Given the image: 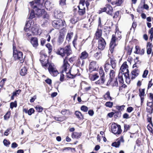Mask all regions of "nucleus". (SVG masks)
I'll return each instance as SVG.
<instances>
[{
    "mask_svg": "<svg viewBox=\"0 0 153 153\" xmlns=\"http://www.w3.org/2000/svg\"><path fill=\"white\" fill-rule=\"evenodd\" d=\"M46 56L45 55H42L41 56L40 61L41 62L43 66L47 67L48 66L47 60L45 59Z\"/></svg>",
    "mask_w": 153,
    "mask_h": 153,
    "instance_id": "nucleus-20",
    "label": "nucleus"
},
{
    "mask_svg": "<svg viewBox=\"0 0 153 153\" xmlns=\"http://www.w3.org/2000/svg\"><path fill=\"white\" fill-rule=\"evenodd\" d=\"M17 106L16 102H12L10 103V108H13L14 107H16Z\"/></svg>",
    "mask_w": 153,
    "mask_h": 153,
    "instance_id": "nucleus-50",
    "label": "nucleus"
},
{
    "mask_svg": "<svg viewBox=\"0 0 153 153\" xmlns=\"http://www.w3.org/2000/svg\"><path fill=\"white\" fill-rule=\"evenodd\" d=\"M126 63V62H124L121 65L118 76V79L119 83L122 85L124 82L123 80V76H126V75L128 76V74H129L128 66L127 65Z\"/></svg>",
    "mask_w": 153,
    "mask_h": 153,
    "instance_id": "nucleus-1",
    "label": "nucleus"
},
{
    "mask_svg": "<svg viewBox=\"0 0 153 153\" xmlns=\"http://www.w3.org/2000/svg\"><path fill=\"white\" fill-rule=\"evenodd\" d=\"M150 126H152L153 127V126L152 123H151L150 124H149L147 126V128L149 131H150L151 132H152V129L150 127Z\"/></svg>",
    "mask_w": 153,
    "mask_h": 153,
    "instance_id": "nucleus-56",
    "label": "nucleus"
},
{
    "mask_svg": "<svg viewBox=\"0 0 153 153\" xmlns=\"http://www.w3.org/2000/svg\"><path fill=\"white\" fill-rule=\"evenodd\" d=\"M106 45V43L104 39L102 38H100L98 41L99 49L100 50H103L105 47Z\"/></svg>",
    "mask_w": 153,
    "mask_h": 153,
    "instance_id": "nucleus-13",
    "label": "nucleus"
},
{
    "mask_svg": "<svg viewBox=\"0 0 153 153\" xmlns=\"http://www.w3.org/2000/svg\"><path fill=\"white\" fill-rule=\"evenodd\" d=\"M88 54L87 52L85 51L81 53V56L79 57L80 59L84 60L88 58Z\"/></svg>",
    "mask_w": 153,
    "mask_h": 153,
    "instance_id": "nucleus-28",
    "label": "nucleus"
},
{
    "mask_svg": "<svg viewBox=\"0 0 153 153\" xmlns=\"http://www.w3.org/2000/svg\"><path fill=\"white\" fill-rule=\"evenodd\" d=\"M73 33L72 32H70L68 33L66 36V39L68 41H70L73 37Z\"/></svg>",
    "mask_w": 153,
    "mask_h": 153,
    "instance_id": "nucleus-37",
    "label": "nucleus"
},
{
    "mask_svg": "<svg viewBox=\"0 0 153 153\" xmlns=\"http://www.w3.org/2000/svg\"><path fill=\"white\" fill-rule=\"evenodd\" d=\"M139 95L140 97V99L141 100V103H142L144 100L143 96L145 94V90L144 89H140L139 90Z\"/></svg>",
    "mask_w": 153,
    "mask_h": 153,
    "instance_id": "nucleus-29",
    "label": "nucleus"
},
{
    "mask_svg": "<svg viewBox=\"0 0 153 153\" xmlns=\"http://www.w3.org/2000/svg\"><path fill=\"white\" fill-rule=\"evenodd\" d=\"M13 56L16 60H19L20 63H23L24 61V58L23 57V53L22 52L18 51H14L13 52Z\"/></svg>",
    "mask_w": 153,
    "mask_h": 153,
    "instance_id": "nucleus-8",
    "label": "nucleus"
},
{
    "mask_svg": "<svg viewBox=\"0 0 153 153\" xmlns=\"http://www.w3.org/2000/svg\"><path fill=\"white\" fill-rule=\"evenodd\" d=\"M104 97L105 100H107L110 98L111 100H112V98L110 96V94L109 91L107 92L104 95Z\"/></svg>",
    "mask_w": 153,
    "mask_h": 153,
    "instance_id": "nucleus-41",
    "label": "nucleus"
},
{
    "mask_svg": "<svg viewBox=\"0 0 153 153\" xmlns=\"http://www.w3.org/2000/svg\"><path fill=\"white\" fill-rule=\"evenodd\" d=\"M98 68V65L96 62L93 61L90 62L89 65V70L90 72L97 70Z\"/></svg>",
    "mask_w": 153,
    "mask_h": 153,
    "instance_id": "nucleus-14",
    "label": "nucleus"
},
{
    "mask_svg": "<svg viewBox=\"0 0 153 153\" xmlns=\"http://www.w3.org/2000/svg\"><path fill=\"white\" fill-rule=\"evenodd\" d=\"M85 63V61L83 59H81L79 57V58L77 59L76 64L78 66H82Z\"/></svg>",
    "mask_w": 153,
    "mask_h": 153,
    "instance_id": "nucleus-30",
    "label": "nucleus"
},
{
    "mask_svg": "<svg viewBox=\"0 0 153 153\" xmlns=\"http://www.w3.org/2000/svg\"><path fill=\"white\" fill-rule=\"evenodd\" d=\"M122 2V0H114L112 2V4H116L117 6H120Z\"/></svg>",
    "mask_w": 153,
    "mask_h": 153,
    "instance_id": "nucleus-38",
    "label": "nucleus"
},
{
    "mask_svg": "<svg viewBox=\"0 0 153 153\" xmlns=\"http://www.w3.org/2000/svg\"><path fill=\"white\" fill-rule=\"evenodd\" d=\"M99 77L98 74H94L90 75V79L91 80L94 81L97 79Z\"/></svg>",
    "mask_w": 153,
    "mask_h": 153,
    "instance_id": "nucleus-36",
    "label": "nucleus"
},
{
    "mask_svg": "<svg viewBox=\"0 0 153 153\" xmlns=\"http://www.w3.org/2000/svg\"><path fill=\"white\" fill-rule=\"evenodd\" d=\"M121 33L117 31L115 34H113L112 36L111 42L110 44L109 50L111 53H112L114 51L115 46L116 45V42L119 40L121 38Z\"/></svg>",
    "mask_w": 153,
    "mask_h": 153,
    "instance_id": "nucleus-3",
    "label": "nucleus"
},
{
    "mask_svg": "<svg viewBox=\"0 0 153 153\" xmlns=\"http://www.w3.org/2000/svg\"><path fill=\"white\" fill-rule=\"evenodd\" d=\"M102 30L101 29L98 28L95 33V37L96 39H99L100 38H101V37L102 34Z\"/></svg>",
    "mask_w": 153,
    "mask_h": 153,
    "instance_id": "nucleus-25",
    "label": "nucleus"
},
{
    "mask_svg": "<svg viewBox=\"0 0 153 153\" xmlns=\"http://www.w3.org/2000/svg\"><path fill=\"white\" fill-rule=\"evenodd\" d=\"M124 142V140L123 137H121L118 138L117 140L116 141L113 143L111 146L116 148H118L120 146L121 142L123 143Z\"/></svg>",
    "mask_w": 153,
    "mask_h": 153,
    "instance_id": "nucleus-15",
    "label": "nucleus"
},
{
    "mask_svg": "<svg viewBox=\"0 0 153 153\" xmlns=\"http://www.w3.org/2000/svg\"><path fill=\"white\" fill-rule=\"evenodd\" d=\"M75 114L76 117L79 120L83 119V116L82 114L79 111H76L75 112Z\"/></svg>",
    "mask_w": 153,
    "mask_h": 153,
    "instance_id": "nucleus-31",
    "label": "nucleus"
},
{
    "mask_svg": "<svg viewBox=\"0 0 153 153\" xmlns=\"http://www.w3.org/2000/svg\"><path fill=\"white\" fill-rule=\"evenodd\" d=\"M67 57H66L64 59L63 64L62 66V73L65 72L68 75V77L70 78H73V76H75L76 75L71 74V67L69 64L68 63L67 60Z\"/></svg>",
    "mask_w": 153,
    "mask_h": 153,
    "instance_id": "nucleus-2",
    "label": "nucleus"
},
{
    "mask_svg": "<svg viewBox=\"0 0 153 153\" xmlns=\"http://www.w3.org/2000/svg\"><path fill=\"white\" fill-rule=\"evenodd\" d=\"M139 73V71L137 69H135L132 71L131 72V79H133L137 77Z\"/></svg>",
    "mask_w": 153,
    "mask_h": 153,
    "instance_id": "nucleus-23",
    "label": "nucleus"
},
{
    "mask_svg": "<svg viewBox=\"0 0 153 153\" xmlns=\"http://www.w3.org/2000/svg\"><path fill=\"white\" fill-rule=\"evenodd\" d=\"M98 28H101L102 27V25L101 24V19L99 17V18L98 20Z\"/></svg>",
    "mask_w": 153,
    "mask_h": 153,
    "instance_id": "nucleus-55",
    "label": "nucleus"
},
{
    "mask_svg": "<svg viewBox=\"0 0 153 153\" xmlns=\"http://www.w3.org/2000/svg\"><path fill=\"white\" fill-rule=\"evenodd\" d=\"M45 82L48 84L51 85L52 83V80L50 79H48L45 80Z\"/></svg>",
    "mask_w": 153,
    "mask_h": 153,
    "instance_id": "nucleus-57",
    "label": "nucleus"
},
{
    "mask_svg": "<svg viewBox=\"0 0 153 153\" xmlns=\"http://www.w3.org/2000/svg\"><path fill=\"white\" fill-rule=\"evenodd\" d=\"M36 110L39 112H41L43 110V108L39 105H37L35 107Z\"/></svg>",
    "mask_w": 153,
    "mask_h": 153,
    "instance_id": "nucleus-48",
    "label": "nucleus"
},
{
    "mask_svg": "<svg viewBox=\"0 0 153 153\" xmlns=\"http://www.w3.org/2000/svg\"><path fill=\"white\" fill-rule=\"evenodd\" d=\"M136 51H134V53L141 55H143L145 52L144 49H140V48L138 46L135 47Z\"/></svg>",
    "mask_w": 153,
    "mask_h": 153,
    "instance_id": "nucleus-21",
    "label": "nucleus"
},
{
    "mask_svg": "<svg viewBox=\"0 0 153 153\" xmlns=\"http://www.w3.org/2000/svg\"><path fill=\"white\" fill-rule=\"evenodd\" d=\"M34 112V109L33 108H31L28 111V114L29 115H31Z\"/></svg>",
    "mask_w": 153,
    "mask_h": 153,
    "instance_id": "nucleus-52",
    "label": "nucleus"
},
{
    "mask_svg": "<svg viewBox=\"0 0 153 153\" xmlns=\"http://www.w3.org/2000/svg\"><path fill=\"white\" fill-rule=\"evenodd\" d=\"M62 13L59 10L56 9L54 12V16L56 18L59 19L62 16Z\"/></svg>",
    "mask_w": 153,
    "mask_h": 153,
    "instance_id": "nucleus-22",
    "label": "nucleus"
},
{
    "mask_svg": "<svg viewBox=\"0 0 153 153\" xmlns=\"http://www.w3.org/2000/svg\"><path fill=\"white\" fill-rule=\"evenodd\" d=\"M147 107L152 108L153 107V102H148L147 103Z\"/></svg>",
    "mask_w": 153,
    "mask_h": 153,
    "instance_id": "nucleus-51",
    "label": "nucleus"
},
{
    "mask_svg": "<svg viewBox=\"0 0 153 153\" xmlns=\"http://www.w3.org/2000/svg\"><path fill=\"white\" fill-rule=\"evenodd\" d=\"M10 115V111H8L4 116V119L5 120L8 119Z\"/></svg>",
    "mask_w": 153,
    "mask_h": 153,
    "instance_id": "nucleus-44",
    "label": "nucleus"
},
{
    "mask_svg": "<svg viewBox=\"0 0 153 153\" xmlns=\"http://www.w3.org/2000/svg\"><path fill=\"white\" fill-rule=\"evenodd\" d=\"M45 6L47 10H50L53 8V4L52 2V0H47L45 3Z\"/></svg>",
    "mask_w": 153,
    "mask_h": 153,
    "instance_id": "nucleus-17",
    "label": "nucleus"
},
{
    "mask_svg": "<svg viewBox=\"0 0 153 153\" xmlns=\"http://www.w3.org/2000/svg\"><path fill=\"white\" fill-rule=\"evenodd\" d=\"M116 61L114 58L110 57L106 61L105 67L107 65H110L112 68L115 69L116 66Z\"/></svg>",
    "mask_w": 153,
    "mask_h": 153,
    "instance_id": "nucleus-11",
    "label": "nucleus"
},
{
    "mask_svg": "<svg viewBox=\"0 0 153 153\" xmlns=\"http://www.w3.org/2000/svg\"><path fill=\"white\" fill-rule=\"evenodd\" d=\"M18 146V144L16 143H13L12 144L11 147L13 148H15Z\"/></svg>",
    "mask_w": 153,
    "mask_h": 153,
    "instance_id": "nucleus-61",
    "label": "nucleus"
},
{
    "mask_svg": "<svg viewBox=\"0 0 153 153\" xmlns=\"http://www.w3.org/2000/svg\"><path fill=\"white\" fill-rule=\"evenodd\" d=\"M34 22L32 20L28 21L25 24L24 28L25 30L27 32L30 30Z\"/></svg>",
    "mask_w": 153,
    "mask_h": 153,
    "instance_id": "nucleus-16",
    "label": "nucleus"
},
{
    "mask_svg": "<svg viewBox=\"0 0 153 153\" xmlns=\"http://www.w3.org/2000/svg\"><path fill=\"white\" fill-rule=\"evenodd\" d=\"M72 51L70 45H67L64 48H59L56 51V53L62 57L65 55L68 56L72 53Z\"/></svg>",
    "mask_w": 153,
    "mask_h": 153,
    "instance_id": "nucleus-5",
    "label": "nucleus"
},
{
    "mask_svg": "<svg viewBox=\"0 0 153 153\" xmlns=\"http://www.w3.org/2000/svg\"><path fill=\"white\" fill-rule=\"evenodd\" d=\"M109 75L110 79H111V78H113L115 75V72L114 71L112 70H111Z\"/></svg>",
    "mask_w": 153,
    "mask_h": 153,
    "instance_id": "nucleus-43",
    "label": "nucleus"
},
{
    "mask_svg": "<svg viewBox=\"0 0 153 153\" xmlns=\"http://www.w3.org/2000/svg\"><path fill=\"white\" fill-rule=\"evenodd\" d=\"M113 10L112 7L108 4H106L105 7L101 9V12H106L107 14L110 15H112Z\"/></svg>",
    "mask_w": 153,
    "mask_h": 153,
    "instance_id": "nucleus-12",
    "label": "nucleus"
},
{
    "mask_svg": "<svg viewBox=\"0 0 153 153\" xmlns=\"http://www.w3.org/2000/svg\"><path fill=\"white\" fill-rule=\"evenodd\" d=\"M81 110L85 112H86L88 111V108L86 106L82 105L81 107Z\"/></svg>",
    "mask_w": 153,
    "mask_h": 153,
    "instance_id": "nucleus-49",
    "label": "nucleus"
},
{
    "mask_svg": "<svg viewBox=\"0 0 153 153\" xmlns=\"http://www.w3.org/2000/svg\"><path fill=\"white\" fill-rule=\"evenodd\" d=\"M39 29V26L36 24H35L32 25L31 29L32 33L35 35H37L38 33Z\"/></svg>",
    "mask_w": 153,
    "mask_h": 153,
    "instance_id": "nucleus-19",
    "label": "nucleus"
},
{
    "mask_svg": "<svg viewBox=\"0 0 153 153\" xmlns=\"http://www.w3.org/2000/svg\"><path fill=\"white\" fill-rule=\"evenodd\" d=\"M52 24L53 27L58 30H62L66 26L65 21L60 19L54 20Z\"/></svg>",
    "mask_w": 153,
    "mask_h": 153,
    "instance_id": "nucleus-6",
    "label": "nucleus"
},
{
    "mask_svg": "<svg viewBox=\"0 0 153 153\" xmlns=\"http://www.w3.org/2000/svg\"><path fill=\"white\" fill-rule=\"evenodd\" d=\"M134 108H133L131 107H129L127 108V111L128 113L131 112L133 110Z\"/></svg>",
    "mask_w": 153,
    "mask_h": 153,
    "instance_id": "nucleus-58",
    "label": "nucleus"
},
{
    "mask_svg": "<svg viewBox=\"0 0 153 153\" xmlns=\"http://www.w3.org/2000/svg\"><path fill=\"white\" fill-rule=\"evenodd\" d=\"M124 131H127L130 128V126L129 125L125 124L124 125Z\"/></svg>",
    "mask_w": 153,
    "mask_h": 153,
    "instance_id": "nucleus-53",
    "label": "nucleus"
},
{
    "mask_svg": "<svg viewBox=\"0 0 153 153\" xmlns=\"http://www.w3.org/2000/svg\"><path fill=\"white\" fill-rule=\"evenodd\" d=\"M105 81V77H100V79L98 81L96 82L95 83L96 84L102 85L104 84Z\"/></svg>",
    "mask_w": 153,
    "mask_h": 153,
    "instance_id": "nucleus-27",
    "label": "nucleus"
},
{
    "mask_svg": "<svg viewBox=\"0 0 153 153\" xmlns=\"http://www.w3.org/2000/svg\"><path fill=\"white\" fill-rule=\"evenodd\" d=\"M30 42L33 46L36 48L38 45L37 39L36 37H33L30 40Z\"/></svg>",
    "mask_w": 153,
    "mask_h": 153,
    "instance_id": "nucleus-24",
    "label": "nucleus"
},
{
    "mask_svg": "<svg viewBox=\"0 0 153 153\" xmlns=\"http://www.w3.org/2000/svg\"><path fill=\"white\" fill-rule=\"evenodd\" d=\"M99 73L100 77H105V74L104 71L102 67H100V68Z\"/></svg>",
    "mask_w": 153,
    "mask_h": 153,
    "instance_id": "nucleus-40",
    "label": "nucleus"
},
{
    "mask_svg": "<svg viewBox=\"0 0 153 153\" xmlns=\"http://www.w3.org/2000/svg\"><path fill=\"white\" fill-rule=\"evenodd\" d=\"M123 117L124 118L126 119L130 118L129 115L128 114L126 113H125L123 114Z\"/></svg>",
    "mask_w": 153,
    "mask_h": 153,
    "instance_id": "nucleus-62",
    "label": "nucleus"
},
{
    "mask_svg": "<svg viewBox=\"0 0 153 153\" xmlns=\"http://www.w3.org/2000/svg\"><path fill=\"white\" fill-rule=\"evenodd\" d=\"M3 143L5 146H7L10 144V142L8 141L7 140H4L3 141Z\"/></svg>",
    "mask_w": 153,
    "mask_h": 153,
    "instance_id": "nucleus-60",
    "label": "nucleus"
},
{
    "mask_svg": "<svg viewBox=\"0 0 153 153\" xmlns=\"http://www.w3.org/2000/svg\"><path fill=\"white\" fill-rule=\"evenodd\" d=\"M76 40H77V36H75L74 39L72 42V43L73 44V45L76 48H77V42H76Z\"/></svg>",
    "mask_w": 153,
    "mask_h": 153,
    "instance_id": "nucleus-45",
    "label": "nucleus"
},
{
    "mask_svg": "<svg viewBox=\"0 0 153 153\" xmlns=\"http://www.w3.org/2000/svg\"><path fill=\"white\" fill-rule=\"evenodd\" d=\"M88 114L90 116H92L94 114V111L92 110H90L88 111Z\"/></svg>",
    "mask_w": 153,
    "mask_h": 153,
    "instance_id": "nucleus-63",
    "label": "nucleus"
},
{
    "mask_svg": "<svg viewBox=\"0 0 153 153\" xmlns=\"http://www.w3.org/2000/svg\"><path fill=\"white\" fill-rule=\"evenodd\" d=\"M107 84L108 85L111 84L113 87H117L118 86V84L117 78H111L110 81H108Z\"/></svg>",
    "mask_w": 153,
    "mask_h": 153,
    "instance_id": "nucleus-18",
    "label": "nucleus"
},
{
    "mask_svg": "<svg viewBox=\"0 0 153 153\" xmlns=\"http://www.w3.org/2000/svg\"><path fill=\"white\" fill-rule=\"evenodd\" d=\"M66 0H60V4L62 6H64L65 4Z\"/></svg>",
    "mask_w": 153,
    "mask_h": 153,
    "instance_id": "nucleus-59",
    "label": "nucleus"
},
{
    "mask_svg": "<svg viewBox=\"0 0 153 153\" xmlns=\"http://www.w3.org/2000/svg\"><path fill=\"white\" fill-rule=\"evenodd\" d=\"M81 133L74 132L72 134V137L74 138H78L81 137Z\"/></svg>",
    "mask_w": 153,
    "mask_h": 153,
    "instance_id": "nucleus-32",
    "label": "nucleus"
},
{
    "mask_svg": "<svg viewBox=\"0 0 153 153\" xmlns=\"http://www.w3.org/2000/svg\"><path fill=\"white\" fill-rule=\"evenodd\" d=\"M64 35L63 33H60L58 38V42L59 44H61L64 41Z\"/></svg>",
    "mask_w": 153,
    "mask_h": 153,
    "instance_id": "nucleus-26",
    "label": "nucleus"
},
{
    "mask_svg": "<svg viewBox=\"0 0 153 153\" xmlns=\"http://www.w3.org/2000/svg\"><path fill=\"white\" fill-rule=\"evenodd\" d=\"M78 7L79 8L78 13L79 15L82 16L85 14V7H84L82 9H80L79 6H78Z\"/></svg>",
    "mask_w": 153,
    "mask_h": 153,
    "instance_id": "nucleus-34",
    "label": "nucleus"
},
{
    "mask_svg": "<svg viewBox=\"0 0 153 153\" xmlns=\"http://www.w3.org/2000/svg\"><path fill=\"white\" fill-rule=\"evenodd\" d=\"M94 57L97 59H100L102 56V54L100 51L97 52L94 55Z\"/></svg>",
    "mask_w": 153,
    "mask_h": 153,
    "instance_id": "nucleus-35",
    "label": "nucleus"
},
{
    "mask_svg": "<svg viewBox=\"0 0 153 153\" xmlns=\"http://www.w3.org/2000/svg\"><path fill=\"white\" fill-rule=\"evenodd\" d=\"M48 70L50 74L53 76H56L59 74L56 67L53 63L49 64Z\"/></svg>",
    "mask_w": 153,
    "mask_h": 153,
    "instance_id": "nucleus-9",
    "label": "nucleus"
},
{
    "mask_svg": "<svg viewBox=\"0 0 153 153\" xmlns=\"http://www.w3.org/2000/svg\"><path fill=\"white\" fill-rule=\"evenodd\" d=\"M111 129L112 133L114 134H120L122 132L120 126L115 124L112 125Z\"/></svg>",
    "mask_w": 153,
    "mask_h": 153,
    "instance_id": "nucleus-10",
    "label": "nucleus"
},
{
    "mask_svg": "<svg viewBox=\"0 0 153 153\" xmlns=\"http://www.w3.org/2000/svg\"><path fill=\"white\" fill-rule=\"evenodd\" d=\"M44 0H34V1L30 2H33V5H34L36 6V7L39 8L38 10V13L37 14L39 15H40L42 12L45 11L43 9V3Z\"/></svg>",
    "mask_w": 153,
    "mask_h": 153,
    "instance_id": "nucleus-7",
    "label": "nucleus"
},
{
    "mask_svg": "<svg viewBox=\"0 0 153 153\" xmlns=\"http://www.w3.org/2000/svg\"><path fill=\"white\" fill-rule=\"evenodd\" d=\"M46 41V40L43 38H42L41 39V45L43 46L45 44Z\"/></svg>",
    "mask_w": 153,
    "mask_h": 153,
    "instance_id": "nucleus-64",
    "label": "nucleus"
},
{
    "mask_svg": "<svg viewBox=\"0 0 153 153\" xmlns=\"http://www.w3.org/2000/svg\"><path fill=\"white\" fill-rule=\"evenodd\" d=\"M27 71V69L25 67H23L20 71V74L21 75L24 76L26 74Z\"/></svg>",
    "mask_w": 153,
    "mask_h": 153,
    "instance_id": "nucleus-33",
    "label": "nucleus"
},
{
    "mask_svg": "<svg viewBox=\"0 0 153 153\" xmlns=\"http://www.w3.org/2000/svg\"><path fill=\"white\" fill-rule=\"evenodd\" d=\"M113 105V103L112 102H107L105 104V105L106 107L111 108L112 107Z\"/></svg>",
    "mask_w": 153,
    "mask_h": 153,
    "instance_id": "nucleus-47",
    "label": "nucleus"
},
{
    "mask_svg": "<svg viewBox=\"0 0 153 153\" xmlns=\"http://www.w3.org/2000/svg\"><path fill=\"white\" fill-rule=\"evenodd\" d=\"M46 46L48 49L49 53H51L52 50V46L49 43H48L46 45Z\"/></svg>",
    "mask_w": 153,
    "mask_h": 153,
    "instance_id": "nucleus-42",
    "label": "nucleus"
},
{
    "mask_svg": "<svg viewBox=\"0 0 153 153\" xmlns=\"http://www.w3.org/2000/svg\"><path fill=\"white\" fill-rule=\"evenodd\" d=\"M78 20V18L76 16H73L71 19L70 21L72 24H75Z\"/></svg>",
    "mask_w": 153,
    "mask_h": 153,
    "instance_id": "nucleus-39",
    "label": "nucleus"
},
{
    "mask_svg": "<svg viewBox=\"0 0 153 153\" xmlns=\"http://www.w3.org/2000/svg\"><path fill=\"white\" fill-rule=\"evenodd\" d=\"M148 71L147 70H145L144 71L142 75V77L143 78H146V76L148 74Z\"/></svg>",
    "mask_w": 153,
    "mask_h": 153,
    "instance_id": "nucleus-54",
    "label": "nucleus"
},
{
    "mask_svg": "<svg viewBox=\"0 0 153 153\" xmlns=\"http://www.w3.org/2000/svg\"><path fill=\"white\" fill-rule=\"evenodd\" d=\"M129 74H128V76L126 75V76H123V79L124 78L126 79V83L128 84H129L130 82V80L129 77Z\"/></svg>",
    "mask_w": 153,
    "mask_h": 153,
    "instance_id": "nucleus-46",
    "label": "nucleus"
},
{
    "mask_svg": "<svg viewBox=\"0 0 153 153\" xmlns=\"http://www.w3.org/2000/svg\"><path fill=\"white\" fill-rule=\"evenodd\" d=\"M33 2H30V4L31 7V8L33 9V10H31V13L30 14V15L29 16V19H32L33 18L36 17V16H42V15L44 13V12H42V13L40 15H39L37 14V13H38V10L39 9V8L37 7H36V6L35 5L33 6ZM43 18H46L47 19H48V14H45V15L43 16Z\"/></svg>",
    "mask_w": 153,
    "mask_h": 153,
    "instance_id": "nucleus-4",
    "label": "nucleus"
}]
</instances>
